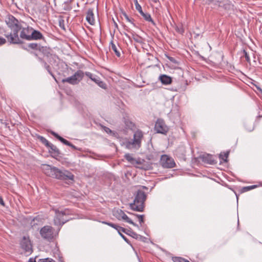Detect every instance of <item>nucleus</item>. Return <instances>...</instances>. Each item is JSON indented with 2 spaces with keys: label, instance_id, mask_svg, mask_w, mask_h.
<instances>
[{
  "label": "nucleus",
  "instance_id": "nucleus-1",
  "mask_svg": "<svg viewBox=\"0 0 262 262\" xmlns=\"http://www.w3.org/2000/svg\"><path fill=\"white\" fill-rule=\"evenodd\" d=\"M43 171L47 176L61 180H73L74 177L69 171L61 170L56 167L49 165H45Z\"/></svg>",
  "mask_w": 262,
  "mask_h": 262
},
{
  "label": "nucleus",
  "instance_id": "nucleus-2",
  "mask_svg": "<svg viewBox=\"0 0 262 262\" xmlns=\"http://www.w3.org/2000/svg\"><path fill=\"white\" fill-rule=\"evenodd\" d=\"M134 202L129 204L130 209L134 211L143 212L147 198L146 194L143 190H138L134 193Z\"/></svg>",
  "mask_w": 262,
  "mask_h": 262
},
{
  "label": "nucleus",
  "instance_id": "nucleus-3",
  "mask_svg": "<svg viewBox=\"0 0 262 262\" xmlns=\"http://www.w3.org/2000/svg\"><path fill=\"white\" fill-rule=\"evenodd\" d=\"M143 138V132L138 129L134 134L133 140L126 142V147L129 149L133 148L139 149L141 146V141Z\"/></svg>",
  "mask_w": 262,
  "mask_h": 262
},
{
  "label": "nucleus",
  "instance_id": "nucleus-4",
  "mask_svg": "<svg viewBox=\"0 0 262 262\" xmlns=\"http://www.w3.org/2000/svg\"><path fill=\"white\" fill-rule=\"evenodd\" d=\"M39 233L43 239L49 242L52 241L54 238V229L51 226L46 225L42 227Z\"/></svg>",
  "mask_w": 262,
  "mask_h": 262
},
{
  "label": "nucleus",
  "instance_id": "nucleus-5",
  "mask_svg": "<svg viewBox=\"0 0 262 262\" xmlns=\"http://www.w3.org/2000/svg\"><path fill=\"white\" fill-rule=\"evenodd\" d=\"M84 72L81 70H78L71 77L62 79V83L68 82L71 84H78L83 78Z\"/></svg>",
  "mask_w": 262,
  "mask_h": 262
},
{
  "label": "nucleus",
  "instance_id": "nucleus-6",
  "mask_svg": "<svg viewBox=\"0 0 262 262\" xmlns=\"http://www.w3.org/2000/svg\"><path fill=\"white\" fill-rule=\"evenodd\" d=\"M55 215L53 219V223L55 226L59 227V230L61 226L68 221V220L64 219L63 216L66 214V211H59L55 210Z\"/></svg>",
  "mask_w": 262,
  "mask_h": 262
},
{
  "label": "nucleus",
  "instance_id": "nucleus-7",
  "mask_svg": "<svg viewBox=\"0 0 262 262\" xmlns=\"http://www.w3.org/2000/svg\"><path fill=\"white\" fill-rule=\"evenodd\" d=\"M154 129L157 133L166 135L169 132V128L162 119H158L155 123Z\"/></svg>",
  "mask_w": 262,
  "mask_h": 262
},
{
  "label": "nucleus",
  "instance_id": "nucleus-8",
  "mask_svg": "<svg viewBox=\"0 0 262 262\" xmlns=\"http://www.w3.org/2000/svg\"><path fill=\"white\" fill-rule=\"evenodd\" d=\"M160 164L165 168H171L176 166L174 160L167 155H163L161 157Z\"/></svg>",
  "mask_w": 262,
  "mask_h": 262
},
{
  "label": "nucleus",
  "instance_id": "nucleus-9",
  "mask_svg": "<svg viewBox=\"0 0 262 262\" xmlns=\"http://www.w3.org/2000/svg\"><path fill=\"white\" fill-rule=\"evenodd\" d=\"M114 216H115L118 220H124L126 222L132 224L134 226L139 227L138 225L133 222L127 215L123 211L120 209H118L114 211Z\"/></svg>",
  "mask_w": 262,
  "mask_h": 262
},
{
  "label": "nucleus",
  "instance_id": "nucleus-10",
  "mask_svg": "<svg viewBox=\"0 0 262 262\" xmlns=\"http://www.w3.org/2000/svg\"><path fill=\"white\" fill-rule=\"evenodd\" d=\"M20 247L24 250L25 253L29 255L32 253V246L29 237L24 236L20 243Z\"/></svg>",
  "mask_w": 262,
  "mask_h": 262
},
{
  "label": "nucleus",
  "instance_id": "nucleus-11",
  "mask_svg": "<svg viewBox=\"0 0 262 262\" xmlns=\"http://www.w3.org/2000/svg\"><path fill=\"white\" fill-rule=\"evenodd\" d=\"M136 9L139 11L140 14L143 16L144 19L147 21L151 22L154 25L156 24L153 19L151 18L150 14L148 13H144L142 9L141 5L138 3L137 0H135V2Z\"/></svg>",
  "mask_w": 262,
  "mask_h": 262
},
{
  "label": "nucleus",
  "instance_id": "nucleus-12",
  "mask_svg": "<svg viewBox=\"0 0 262 262\" xmlns=\"http://www.w3.org/2000/svg\"><path fill=\"white\" fill-rule=\"evenodd\" d=\"M5 36L10 44H21L23 43L16 33L13 32L10 34H5Z\"/></svg>",
  "mask_w": 262,
  "mask_h": 262
},
{
  "label": "nucleus",
  "instance_id": "nucleus-13",
  "mask_svg": "<svg viewBox=\"0 0 262 262\" xmlns=\"http://www.w3.org/2000/svg\"><path fill=\"white\" fill-rule=\"evenodd\" d=\"M84 75H85V76L88 77L93 81H94L97 84H98V85L99 86L100 88L103 89H106V84L103 81H101L99 78L97 77L96 76H94L93 74L89 72H86L84 73Z\"/></svg>",
  "mask_w": 262,
  "mask_h": 262
},
{
  "label": "nucleus",
  "instance_id": "nucleus-14",
  "mask_svg": "<svg viewBox=\"0 0 262 262\" xmlns=\"http://www.w3.org/2000/svg\"><path fill=\"white\" fill-rule=\"evenodd\" d=\"M5 21L8 27L11 29H13L14 27H18V25L21 24L18 19L11 14H9L7 16Z\"/></svg>",
  "mask_w": 262,
  "mask_h": 262
},
{
  "label": "nucleus",
  "instance_id": "nucleus-15",
  "mask_svg": "<svg viewBox=\"0 0 262 262\" xmlns=\"http://www.w3.org/2000/svg\"><path fill=\"white\" fill-rule=\"evenodd\" d=\"M51 49L49 48H47V47L41 46V45L39 47L38 51L42 53L44 55L47 56L48 57H50V63H52V61L51 60V59L54 61H56V56L55 55H52L50 53Z\"/></svg>",
  "mask_w": 262,
  "mask_h": 262
},
{
  "label": "nucleus",
  "instance_id": "nucleus-16",
  "mask_svg": "<svg viewBox=\"0 0 262 262\" xmlns=\"http://www.w3.org/2000/svg\"><path fill=\"white\" fill-rule=\"evenodd\" d=\"M51 135L54 136L56 139H57L58 140H59L61 142H62L63 144L68 145L69 146H70L74 150H78V148L73 144H72L70 142L67 140L66 139H64L62 137L60 136L58 134L54 132L52 130L48 131Z\"/></svg>",
  "mask_w": 262,
  "mask_h": 262
},
{
  "label": "nucleus",
  "instance_id": "nucleus-17",
  "mask_svg": "<svg viewBox=\"0 0 262 262\" xmlns=\"http://www.w3.org/2000/svg\"><path fill=\"white\" fill-rule=\"evenodd\" d=\"M33 30V28L28 26L27 27H23L20 33V38L21 39L29 40L31 31Z\"/></svg>",
  "mask_w": 262,
  "mask_h": 262
},
{
  "label": "nucleus",
  "instance_id": "nucleus-18",
  "mask_svg": "<svg viewBox=\"0 0 262 262\" xmlns=\"http://www.w3.org/2000/svg\"><path fill=\"white\" fill-rule=\"evenodd\" d=\"M199 158L205 163L214 164L216 163L213 156L209 154L200 155Z\"/></svg>",
  "mask_w": 262,
  "mask_h": 262
},
{
  "label": "nucleus",
  "instance_id": "nucleus-19",
  "mask_svg": "<svg viewBox=\"0 0 262 262\" xmlns=\"http://www.w3.org/2000/svg\"><path fill=\"white\" fill-rule=\"evenodd\" d=\"M110 50L113 51L115 53L116 55L118 57H120L121 56L120 51L121 50V48L119 47L118 44L117 43L116 45L113 40H112L110 43L109 46Z\"/></svg>",
  "mask_w": 262,
  "mask_h": 262
},
{
  "label": "nucleus",
  "instance_id": "nucleus-20",
  "mask_svg": "<svg viewBox=\"0 0 262 262\" xmlns=\"http://www.w3.org/2000/svg\"><path fill=\"white\" fill-rule=\"evenodd\" d=\"M44 39V37L42 33L39 31L34 30L33 28V30L31 31V34L29 38V40H39Z\"/></svg>",
  "mask_w": 262,
  "mask_h": 262
},
{
  "label": "nucleus",
  "instance_id": "nucleus-21",
  "mask_svg": "<svg viewBox=\"0 0 262 262\" xmlns=\"http://www.w3.org/2000/svg\"><path fill=\"white\" fill-rule=\"evenodd\" d=\"M102 223L105 224V225H107L113 227V228L115 229L116 230H117L118 233H121V232H123L125 233H127V229H126L123 227H122L117 224H115L114 223H112L111 222H107L106 221H103V222H102Z\"/></svg>",
  "mask_w": 262,
  "mask_h": 262
},
{
  "label": "nucleus",
  "instance_id": "nucleus-22",
  "mask_svg": "<svg viewBox=\"0 0 262 262\" xmlns=\"http://www.w3.org/2000/svg\"><path fill=\"white\" fill-rule=\"evenodd\" d=\"M49 148V152L52 155L54 158L58 157L60 155V152L58 148L52 143H50L49 146H47Z\"/></svg>",
  "mask_w": 262,
  "mask_h": 262
},
{
  "label": "nucleus",
  "instance_id": "nucleus-23",
  "mask_svg": "<svg viewBox=\"0 0 262 262\" xmlns=\"http://www.w3.org/2000/svg\"><path fill=\"white\" fill-rule=\"evenodd\" d=\"M159 80L163 85H169L172 82V78L165 74L160 75Z\"/></svg>",
  "mask_w": 262,
  "mask_h": 262
},
{
  "label": "nucleus",
  "instance_id": "nucleus-24",
  "mask_svg": "<svg viewBox=\"0 0 262 262\" xmlns=\"http://www.w3.org/2000/svg\"><path fill=\"white\" fill-rule=\"evenodd\" d=\"M86 21L91 25L95 24L94 15L93 9H89L86 16Z\"/></svg>",
  "mask_w": 262,
  "mask_h": 262
},
{
  "label": "nucleus",
  "instance_id": "nucleus-25",
  "mask_svg": "<svg viewBox=\"0 0 262 262\" xmlns=\"http://www.w3.org/2000/svg\"><path fill=\"white\" fill-rule=\"evenodd\" d=\"M124 157L128 162L133 165L142 164V162L140 159L136 160V159L134 158L132 155L130 154H126Z\"/></svg>",
  "mask_w": 262,
  "mask_h": 262
},
{
  "label": "nucleus",
  "instance_id": "nucleus-26",
  "mask_svg": "<svg viewBox=\"0 0 262 262\" xmlns=\"http://www.w3.org/2000/svg\"><path fill=\"white\" fill-rule=\"evenodd\" d=\"M38 59L41 63H42L44 68L47 70L48 73L54 78L55 80H56L54 74L51 71L50 66L47 63V62L43 60V59L39 57H38Z\"/></svg>",
  "mask_w": 262,
  "mask_h": 262
},
{
  "label": "nucleus",
  "instance_id": "nucleus-27",
  "mask_svg": "<svg viewBox=\"0 0 262 262\" xmlns=\"http://www.w3.org/2000/svg\"><path fill=\"white\" fill-rule=\"evenodd\" d=\"M126 234L133 237V238H134L136 239H142V238H144L143 236H142L139 234H138L137 233L135 232L131 229H129V230L127 229V233Z\"/></svg>",
  "mask_w": 262,
  "mask_h": 262
},
{
  "label": "nucleus",
  "instance_id": "nucleus-28",
  "mask_svg": "<svg viewBox=\"0 0 262 262\" xmlns=\"http://www.w3.org/2000/svg\"><path fill=\"white\" fill-rule=\"evenodd\" d=\"M40 45L37 43H30L28 45V48L23 47V48L27 51H29V49H32V50H38Z\"/></svg>",
  "mask_w": 262,
  "mask_h": 262
},
{
  "label": "nucleus",
  "instance_id": "nucleus-29",
  "mask_svg": "<svg viewBox=\"0 0 262 262\" xmlns=\"http://www.w3.org/2000/svg\"><path fill=\"white\" fill-rule=\"evenodd\" d=\"M133 39L136 42L139 43H143V38L136 34L135 33H132Z\"/></svg>",
  "mask_w": 262,
  "mask_h": 262
},
{
  "label": "nucleus",
  "instance_id": "nucleus-30",
  "mask_svg": "<svg viewBox=\"0 0 262 262\" xmlns=\"http://www.w3.org/2000/svg\"><path fill=\"white\" fill-rule=\"evenodd\" d=\"M257 186H258L257 185H251V186H249L243 187L241 189L240 192H241V193H244V192H247L248 191L251 190L253 189L256 188L257 187Z\"/></svg>",
  "mask_w": 262,
  "mask_h": 262
},
{
  "label": "nucleus",
  "instance_id": "nucleus-31",
  "mask_svg": "<svg viewBox=\"0 0 262 262\" xmlns=\"http://www.w3.org/2000/svg\"><path fill=\"white\" fill-rule=\"evenodd\" d=\"M37 138L47 147L48 146H49L50 142H49L45 137L40 135H37Z\"/></svg>",
  "mask_w": 262,
  "mask_h": 262
},
{
  "label": "nucleus",
  "instance_id": "nucleus-32",
  "mask_svg": "<svg viewBox=\"0 0 262 262\" xmlns=\"http://www.w3.org/2000/svg\"><path fill=\"white\" fill-rule=\"evenodd\" d=\"M128 213L136 216L138 219L139 223L141 225L144 222V218L145 216L144 215H143V214L139 215V214L132 213H129V212H128Z\"/></svg>",
  "mask_w": 262,
  "mask_h": 262
},
{
  "label": "nucleus",
  "instance_id": "nucleus-33",
  "mask_svg": "<svg viewBox=\"0 0 262 262\" xmlns=\"http://www.w3.org/2000/svg\"><path fill=\"white\" fill-rule=\"evenodd\" d=\"M229 155V151L224 152V154H220V158L225 162H227V158Z\"/></svg>",
  "mask_w": 262,
  "mask_h": 262
},
{
  "label": "nucleus",
  "instance_id": "nucleus-34",
  "mask_svg": "<svg viewBox=\"0 0 262 262\" xmlns=\"http://www.w3.org/2000/svg\"><path fill=\"white\" fill-rule=\"evenodd\" d=\"M172 260L173 262H189L188 260L181 257H173Z\"/></svg>",
  "mask_w": 262,
  "mask_h": 262
},
{
  "label": "nucleus",
  "instance_id": "nucleus-35",
  "mask_svg": "<svg viewBox=\"0 0 262 262\" xmlns=\"http://www.w3.org/2000/svg\"><path fill=\"white\" fill-rule=\"evenodd\" d=\"M122 14L127 21L133 24L134 25V26H135V25L134 24V18H129V16L127 15V14L125 12H122Z\"/></svg>",
  "mask_w": 262,
  "mask_h": 262
},
{
  "label": "nucleus",
  "instance_id": "nucleus-36",
  "mask_svg": "<svg viewBox=\"0 0 262 262\" xmlns=\"http://www.w3.org/2000/svg\"><path fill=\"white\" fill-rule=\"evenodd\" d=\"M21 28H22V25L21 24L18 25V27H14L13 28V32L16 33L18 34L19 31H20V30H21Z\"/></svg>",
  "mask_w": 262,
  "mask_h": 262
},
{
  "label": "nucleus",
  "instance_id": "nucleus-37",
  "mask_svg": "<svg viewBox=\"0 0 262 262\" xmlns=\"http://www.w3.org/2000/svg\"><path fill=\"white\" fill-rule=\"evenodd\" d=\"M59 25L61 28L65 30L64 20L63 18H60L59 19Z\"/></svg>",
  "mask_w": 262,
  "mask_h": 262
},
{
  "label": "nucleus",
  "instance_id": "nucleus-38",
  "mask_svg": "<svg viewBox=\"0 0 262 262\" xmlns=\"http://www.w3.org/2000/svg\"><path fill=\"white\" fill-rule=\"evenodd\" d=\"M101 128L107 134H111L112 133V130L108 127H106V126H103V125H101Z\"/></svg>",
  "mask_w": 262,
  "mask_h": 262
},
{
  "label": "nucleus",
  "instance_id": "nucleus-39",
  "mask_svg": "<svg viewBox=\"0 0 262 262\" xmlns=\"http://www.w3.org/2000/svg\"><path fill=\"white\" fill-rule=\"evenodd\" d=\"M176 30L177 32L180 34H183L184 32V30L182 27H179L178 26H177L176 28Z\"/></svg>",
  "mask_w": 262,
  "mask_h": 262
},
{
  "label": "nucleus",
  "instance_id": "nucleus-40",
  "mask_svg": "<svg viewBox=\"0 0 262 262\" xmlns=\"http://www.w3.org/2000/svg\"><path fill=\"white\" fill-rule=\"evenodd\" d=\"M243 52H244V56L245 57L246 61L248 62H250V57H249V55L248 54L247 52L245 50H244Z\"/></svg>",
  "mask_w": 262,
  "mask_h": 262
},
{
  "label": "nucleus",
  "instance_id": "nucleus-41",
  "mask_svg": "<svg viewBox=\"0 0 262 262\" xmlns=\"http://www.w3.org/2000/svg\"><path fill=\"white\" fill-rule=\"evenodd\" d=\"M6 42V39L0 36V46L4 45Z\"/></svg>",
  "mask_w": 262,
  "mask_h": 262
},
{
  "label": "nucleus",
  "instance_id": "nucleus-42",
  "mask_svg": "<svg viewBox=\"0 0 262 262\" xmlns=\"http://www.w3.org/2000/svg\"><path fill=\"white\" fill-rule=\"evenodd\" d=\"M168 59H169L171 62H173V63H177V61H176V60L175 59V58H174L169 56V57H168Z\"/></svg>",
  "mask_w": 262,
  "mask_h": 262
},
{
  "label": "nucleus",
  "instance_id": "nucleus-43",
  "mask_svg": "<svg viewBox=\"0 0 262 262\" xmlns=\"http://www.w3.org/2000/svg\"><path fill=\"white\" fill-rule=\"evenodd\" d=\"M119 235L124 239V240L127 243H128V239L121 233H119Z\"/></svg>",
  "mask_w": 262,
  "mask_h": 262
},
{
  "label": "nucleus",
  "instance_id": "nucleus-44",
  "mask_svg": "<svg viewBox=\"0 0 262 262\" xmlns=\"http://www.w3.org/2000/svg\"><path fill=\"white\" fill-rule=\"evenodd\" d=\"M45 260L46 262H55L54 260L50 258H45Z\"/></svg>",
  "mask_w": 262,
  "mask_h": 262
},
{
  "label": "nucleus",
  "instance_id": "nucleus-45",
  "mask_svg": "<svg viewBox=\"0 0 262 262\" xmlns=\"http://www.w3.org/2000/svg\"><path fill=\"white\" fill-rule=\"evenodd\" d=\"M0 204L3 205V206L5 205V203H4V202L3 201V199L2 198V196H0Z\"/></svg>",
  "mask_w": 262,
  "mask_h": 262
},
{
  "label": "nucleus",
  "instance_id": "nucleus-46",
  "mask_svg": "<svg viewBox=\"0 0 262 262\" xmlns=\"http://www.w3.org/2000/svg\"><path fill=\"white\" fill-rule=\"evenodd\" d=\"M29 262H36L35 258H30L29 260Z\"/></svg>",
  "mask_w": 262,
  "mask_h": 262
},
{
  "label": "nucleus",
  "instance_id": "nucleus-47",
  "mask_svg": "<svg viewBox=\"0 0 262 262\" xmlns=\"http://www.w3.org/2000/svg\"><path fill=\"white\" fill-rule=\"evenodd\" d=\"M34 222H35V220H34V219L32 221V222H31V226H32V227H33L35 226V224L34 223Z\"/></svg>",
  "mask_w": 262,
  "mask_h": 262
},
{
  "label": "nucleus",
  "instance_id": "nucleus-48",
  "mask_svg": "<svg viewBox=\"0 0 262 262\" xmlns=\"http://www.w3.org/2000/svg\"><path fill=\"white\" fill-rule=\"evenodd\" d=\"M180 86H178L177 88L175 89L174 91L177 92L178 91H179V90L180 89Z\"/></svg>",
  "mask_w": 262,
  "mask_h": 262
},
{
  "label": "nucleus",
  "instance_id": "nucleus-49",
  "mask_svg": "<svg viewBox=\"0 0 262 262\" xmlns=\"http://www.w3.org/2000/svg\"><path fill=\"white\" fill-rule=\"evenodd\" d=\"M38 262H46L45 259H40Z\"/></svg>",
  "mask_w": 262,
  "mask_h": 262
},
{
  "label": "nucleus",
  "instance_id": "nucleus-50",
  "mask_svg": "<svg viewBox=\"0 0 262 262\" xmlns=\"http://www.w3.org/2000/svg\"><path fill=\"white\" fill-rule=\"evenodd\" d=\"M124 35H125V36H126L127 37H128V38H130V36L128 35V34L126 33H124Z\"/></svg>",
  "mask_w": 262,
  "mask_h": 262
},
{
  "label": "nucleus",
  "instance_id": "nucleus-51",
  "mask_svg": "<svg viewBox=\"0 0 262 262\" xmlns=\"http://www.w3.org/2000/svg\"><path fill=\"white\" fill-rule=\"evenodd\" d=\"M124 28H125V29L126 31H127L128 32H129V30H128V29L127 28V27L124 26Z\"/></svg>",
  "mask_w": 262,
  "mask_h": 262
},
{
  "label": "nucleus",
  "instance_id": "nucleus-52",
  "mask_svg": "<svg viewBox=\"0 0 262 262\" xmlns=\"http://www.w3.org/2000/svg\"><path fill=\"white\" fill-rule=\"evenodd\" d=\"M142 188H144V189H146V190H147V189H148V188H147V187H146V186H142Z\"/></svg>",
  "mask_w": 262,
  "mask_h": 262
},
{
  "label": "nucleus",
  "instance_id": "nucleus-53",
  "mask_svg": "<svg viewBox=\"0 0 262 262\" xmlns=\"http://www.w3.org/2000/svg\"><path fill=\"white\" fill-rule=\"evenodd\" d=\"M71 9H72V7H69L68 8L67 10H70Z\"/></svg>",
  "mask_w": 262,
  "mask_h": 262
},
{
  "label": "nucleus",
  "instance_id": "nucleus-54",
  "mask_svg": "<svg viewBox=\"0 0 262 262\" xmlns=\"http://www.w3.org/2000/svg\"><path fill=\"white\" fill-rule=\"evenodd\" d=\"M34 55L35 56L38 57V55L37 54L35 53Z\"/></svg>",
  "mask_w": 262,
  "mask_h": 262
},
{
  "label": "nucleus",
  "instance_id": "nucleus-55",
  "mask_svg": "<svg viewBox=\"0 0 262 262\" xmlns=\"http://www.w3.org/2000/svg\"><path fill=\"white\" fill-rule=\"evenodd\" d=\"M253 129V128H252L251 129H250L249 131H252Z\"/></svg>",
  "mask_w": 262,
  "mask_h": 262
}]
</instances>
